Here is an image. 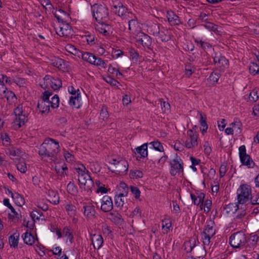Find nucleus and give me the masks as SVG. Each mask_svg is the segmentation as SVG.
Segmentation results:
<instances>
[{"label":"nucleus","instance_id":"09e8293b","mask_svg":"<svg viewBox=\"0 0 259 259\" xmlns=\"http://www.w3.org/2000/svg\"><path fill=\"white\" fill-rule=\"evenodd\" d=\"M13 199L18 206H21L25 204L24 198L18 193H15L14 197Z\"/></svg>","mask_w":259,"mask_h":259},{"label":"nucleus","instance_id":"1a4fd4ad","mask_svg":"<svg viewBox=\"0 0 259 259\" xmlns=\"http://www.w3.org/2000/svg\"><path fill=\"white\" fill-rule=\"evenodd\" d=\"M187 137L185 143L186 147L188 149L195 148L198 145V134L190 129L187 131Z\"/></svg>","mask_w":259,"mask_h":259},{"label":"nucleus","instance_id":"e2e57ef3","mask_svg":"<svg viewBox=\"0 0 259 259\" xmlns=\"http://www.w3.org/2000/svg\"><path fill=\"white\" fill-rule=\"evenodd\" d=\"M129 54L133 61L136 62L138 61L139 55L137 51L135 50L134 49L131 48L129 50Z\"/></svg>","mask_w":259,"mask_h":259},{"label":"nucleus","instance_id":"2f4dec72","mask_svg":"<svg viewBox=\"0 0 259 259\" xmlns=\"http://www.w3.org/2000/svg\"><path fill=\"white\" fill-rule=\"evenodd\" d=\"M92 240L95 248H97V249H99L102 246L103 243V238L101 235H94Z\"/></svg>","mask_w":259,"mask_h":259},{"label":"nucleus","instance_id":"4be33fe9","mask_svg":"<svg viewBox=\"0 0 259 259\" xmlns=\"http://www.w3.org/2000/svg\"><path fill=\"white\" fill-rule=\"evenodd\" d=\"M84 215L88 219H92L95 216V206L92 203L85 204L83 205Z\"/></svg>","mask_w":259,"mask_h":259},{"label":"nucleus","instance_id":"a211bd4d","mask_svg":"<svg viewBox=\"0 0 259 259\" xmlns=\"http://www.w3.org/2000/svg\"><path fill=\"white\" fill-rule=\"evenodd\" d=\"M107 219L116 225L121 226L124 224V219L117 211H112L107 214Z\"/></svg>","mask_w":259,"mask_h":259},{"label":"nucleus","instance_id":"f3484780","mask_svg":"<svg viewBox=\"0 0 259 259\" xmlns=\"http://www.w3.org/2000/svg\"><path fill=\"white\" fill-rule=\"evenodd\" d=\"M113 202L111 197L105 195L101 199V209L104 212H109L113 208Z\"/></svg>","mask_w":259,"mask_h":259},{"label":"nucleus","instance_id":"c756f323","mask_svg":"<svg viewBox=\"0 0 259 259\" xmlns=\"http://www.w3.org/2000/svg\"><path fill=\"white\" fill-rule=\"evenodd\" d=\"M139 27L138 22L135 19H131L128 21V30L131 31L134 36L139 32H141L138 30Z\"/></svg>","mask_w":259,"mask_h":259},{"label":"nucleus","instance_id":"aec40b11","mask_svg":"<svg viewBox=\"0 0 259 259\" xmlns=\"http://www.w3.org/2000/svg\"><path fill=\"white\" fill-rule=\"evenodd\" d=\"M128 168V162L124 159L120 160V162L117 164V166H116V168L115 169L114 171L116 174L120 175H123L127 172Z\"/></svg>","mask_w":259,"mask_h":259},{"label":"nucleus","instance_id":"9b49d317","mask_svg":"<svg viewBox=\"0 0 259 259\" xmlns=\"http://www.w3.org/2000/svg\"><path fill=\"white\" fill-rule=\"evenodd\" d=\"M239 154L241 163L248 167H253L255 164L250 156L247 154L245 145H242L239 148Z\"/></svg>","mask_w":259,"mask_h":259},{"label":"nucleus","instance_id":"3c124183","mask_svg":"<svg viewBox=\"0 0 259 259\" xmlns=\"http://www.w3.org/2000/svg\"><path fill=\"white\" fill-rule=\"evenodd\" d=\"M143 177L142 171L138 169L131 170L130 171V177L133 179H138Z\"/></svg>","mask_w":259,"mask_h":259},{"label":"nucleus","instance_id":"bb28decb","mask_svg":"<svg viewBox=\"0 0 259 259\" xmlns=\"http://www.w3.org/2000/svg\"><path fill=\"white\" fill-rule=\"evenodd\" d=\"M156 36L159 40L165 42L168 41L171 38L170 31L164 28L160 30Z\"/></svg>","mask_w":259,"mask_h":259},{"label":"nucleus","instance_id":"39448f33","mask_svg":"<svg viewBox=\"0 0 259 259\" xmlns=\"http://www.w3.org/2000/svg\"><path fill=\"white\" fill-rule=\"evenodd\" d=\"M229 243L234 248L244 249L246 248V236L242 231L237 232L230 237Z\"/></svg>","mask_w":259,"mask_h":259},{"label":"nucleus","instance_id":"e433bc0d","mask_svg":"<svg viewBox=\"0 0 259 259\" xmlns=\"http://www.w3.org/2000/svg\"><path fill=\"white\" fill-rule=\"evenodd\" d=\"M22 238L24 242L28 245H32L34 243V237L31 233L25 232L22 234Z\"/></svg>","mask_w":259,"mask_h":259},{"label":"nucleus","instance_id":"c03bdc74","mask_svg":"<svg viewBox=\"0 0 259 259\" xmlns=\"http://www.w3.org/2000/svg\"><path fill=\"white\" fill-rule=\"evenodd\" d=\"M171 227V222L170 219L165 218L162 221V228L164 233H167Z\"/></svg>","mask_w":259,"mask_h":259},{"label":"nucleus","instance_id":"6e6d98bb","mask_svg":"<svg viewBox=\"0 0 259 259\" xmlns=\"http://www.w3.org/2000/svg\"><path fill=\"white\" fill-rule=\"evenodd\" d=\"M95 61L93 65H95L96 66L101 67L102 68H106L107 67V62L104 61L102 59L100 58H98L95 56Z\"/></svg>","mask_w":259,"mask_h":259},{"label":"nucleus","instance_id":"49530a36","mask_svg":"<svg viewBox=\"0 0 259 259\" xmlns=\"http://www.w3.org/2000/svg\"><path fill=\"white\" fill-rule=\"evenodd\" d=\"M65 208L70 217H75L76 213V208L75 205L71 203L65 205Z\"/></svg>","mask_w":259,"mask_h":259},{"label":"nucleus","instance_id":"a18cd8bd","mask_svg":"<svg viewBox=\"0 0 259 259\" xmlns=\"http://www.w3.org/2000/svg\"><path fill=\"white\" fill-rule=\"evenodd\" d=\"M65 50L68 53L79 57V55L80 54L81 51L77 49L73 45L71 44H67L65 46Z\"/></svg>","mask_w":259,"mask_h":259},{"label":"nucleus","instance_id":"bf43d9fd","mask_svg":"<svg viewBox=\"0 0 259 259\" xmlns=\"http://www.w3.org/2000/svg\"><path fill=\"white\" fill-rule=\"evenodd\" d=\"M203 26L210 31H212L214 32L218 31V26L213 23L206 21Z\"/></svg>","mask_w":259,"mask_h":259},{"label":"nucleus","instance_id":"4468645a","mask_svg":"<svg viewBox=\"0 0 259 259\" xmlns=\"http://www.w3.org/2000/svg\"><path fill=\"white\" fill-rule=\"evenodd\" d=\"M113 11L116 14L123 19L132 18L130 15H133V14L131 12H129L127 9L120 2L117 5L113 6Z\"/></svg>","mask_w":259,"mask_h":259},{"label":"nucleus","instance_id":"58836bf2","mask_svg":"<svg viewBox=\"0 0 259 259\" xmlns=\"http://www.w3.org/2000/svg\"><path fill=\"white\" fill-rule=\"evenodd\" d=\"M56 172L61 177H65L67 175L66 171L68 170L67 165L64 163L62 165L58 164L55 166Z\"/></svg>","mask_w":259,"mask_h":259},{"label":"nucleus","instance_id":"13d9d810","mask_svg":"<svg viewBox=\"0 0 259 259\" xmlns=\"http://www.w3.org/2000/svg\"><path fill=\"white\" fill-rule=\"evenodd\" d=\"M249 70L251 74L256 75L259 73V67L256 63L252 62L249 65Z\"/></svg>","mask_w":259,"mask_h":259},{"label":"nucleus","instance_id":"de8ad7c7","mask_svg":"<svg viewBox=\"0 0 259 259\" xmlns=\"http://www.w3.org/2000/svg\"><path fill=\"white\" fill-rule=\"evenodd\" d=\"M63 235L67 238L69 242L71 243L73 239V235L71 229L67 226L65 227L63 229Z\"/></svg>","mask_w":259,"mask_h":259},{"label":"nucleus","instance_id":"c9c22d12","mask_svg":"<svg viewBox=\"0 0 259 259\" xmlns=\"http://www.w3.org/2000/svg\"><path fill=\"white\" fill-rule=\"evenodd\" d=\"M230 126L232 128L233 131L235 132L236 134H240L241 133V127L242 126V123L238 118H235L234 121L230 124Z\"/></svg>","mask_w":259,"mask_h":259},{"label":"nucleus","instance_id":"680f3d73","mask_svg":"<svg viewBox=\"0 0 259 259\" xmlns=\"http://www.w3.org/2000/svg\"><path fill=\"white\" fill-rule=\"evenodd\" d=\"M63 155L67 162H73L75 160V157L73 155L69 153L68 151L64 150L63 152Z\"/></svg>","mask_w":259,"mask_h":259},{"label":"nucleus","instance_id":"6ab92c4d","mask_svg":"<svg viewBox=\"0 0 259 259\" xmlns=\"http://www.w3.org/2000/svg\"><path fill=\"white\" fill-rule=\"evenodd\" d=\"M148 143H144L134 150V153L137 155V159L144 158L148 156Z\"/></svg>","mask_w":259,"mask_h":259},{"label":"nucleus","instance_id":"b1692460","mask_svg":"<svg viewBox=\"0 0 259 259\" xmlns=\"http://www.w3.org/2000/svg\"><path fill=\"white\" fill-rule=\"evenodd\" d=\"M198 113L200 115V130L202 134L204 135L207 132L208 129V125L206 122V116L205 114L200 111H198Z\"/></svg>","mask_w":259,"mask_h":259},{"label":"nucleus","instance_id":"a878e982","mask_svg":"<svg viewBox=\"0 0 259 259\" xmlns=\"http://www.w3.org/2000/svg\"><path fill=\"white\" fill-rule=\"evenodd\" d=\"M48 200L53 204H58L59 203V197L58 192L53 190H49L47 193Z\"/></svg>","mask_w":259,"mask_h":259},{"label":"nucleus","instance_id":"a19ab883","mask_svg":"<svg viewBox=\"0 0 259 259\" xmlns=\"http://www.w3.org/2000/svg\"><path fill=\"white\" fill-rule=\"evenodd\" d=\"M67 191L70 194L75 196L78 193V190L74 183L70 181L67 185Z\"/></svg>","mask_w":259,"mask_h":259},{"label":"nucleus","instance_id":"0e129e2a","mask_svg":"<svg viewBox=\"0 0 259 259\" xmlns=\"http://www.w3.org/2000/svg\"><path fill=\"white\" fill-rule=\"evenodd\" d=\"M1 139L3 141V144L6 146H8L10 144V138L7 133H3L1 135Z\"/></svg>","mask_w":259,"mask_h":259},{"label":"nucleus","instance_id":"338daca9","mask_svg":"<svg viewBox=\"0 0 259 259\" xmlns=\"http://www.w3.org/2000/svg\"><path fill=\"white\" fill-rule=\"evenodd\" d=\"M13 82L15 83L20 87H23L26 84V80L22 78H13Z\"/></svg>","mask_w":259,"mask_h":259},{"label":"nucleus","instance_id":"ddd939ff","mask_svg":"<svg viewBox=\"0 0 259 259\" xmlns=\"http://www.w3.org/2000/svg\"><path fill=\"white\" fill-rule=\"evenodd\" d=\"M213 62L215 66L219 68L220 71H224L229 66L228 60L220 53H215L213 56Z\"/></svg>","mask_w":259,"mask_h":259},{"label":"nucleus","instance_id":"774afa93","mask_svg":"<svg viewBox=\"0 0 259 259\" xmlns=\"http://www.w3.org/2000/svg\"><path fill=\"white\" fill-rule=\"evenodd\" d=\"M100 118L103 120H104L105 118H107L108 117V112L107 110V107L105 105H103L102 107L100 112Z\"/></svg>","mask_w":259,"mask_h":259},{"label":"nucleus","instance_id":"8fccbe9b","mask_svg":"<svg viewBox=\"0 0 259 259\" xmlns=\"http://www.w3.org/2000/svg\"><path fill=\"white\" fill-rule=\"evenodd\" d=\"M13 83V78H12L8 77L6 75L0 74V83L3 85L8 84L11 85Z\"/></svg>","mask_w":259,"mask_h":259},{"label":"nucleus","instance_id":"393cba45","mask_svg":"<svg viewBox=\"0 0 259 259\" xmlns=\"http://www.w3.org/2000/svg\"><path fill=\"white\" fill-rule=\"evenodd\" d=\"M4 204L7 206L11 211V213H9V218L13 220L15 219H19L20 214L15 210L14 208L10 203L9 200L8 198H5L3 201Z\"/></svg>","mask_w":259,"mask_h":259},{"label":"nucleus","instance_id":"dca6fc26","mask_svg":"<svg viewBox=\"0 0 259 259\" xmlns=\"http://www.w3.org/2000/svg\"><path fill=\"white\" fill-rule=\"evenodd\" d=\"M105 21L98 22L95 29L96 31L105 36H109L112 32V28L111 25L104 23Z\"/></svg>","mask_w":259,"mask_h":259},{"label":"nucleus","instance_id":"6e6552de","mask_svg":"<svg viewBox=\"0 0 259 259\" xmlns=\"http://www.w3.org/2000/svg\"><path fill=\"white\" fill-rule=\"evenodd\" d=\"M170 174L172 176L183 174L184 172V163L181 158L176 155L175 158L170 161Z\"/></svg>","mask_w":259,"mask_h":259},{"label":"nucleus","instance_id":"f03ea898","mask_svg":"<svg viewBox=\"0 0 259 259\" xmlns=\"http://www.w3.org/2000/svg\"><path fill=\"white\" fill-rule=\"evenodd\" d=\"M75 169L77 173L78 185L80 188H83L88 192H91L95 187V183L89 170L82 164L76 167Z\"/></svg>","mask_w":259,"mask_h":259},{"label":"nucleus","instance_id":"20e7f679","mask_svg":"<svg viewBox=\"0 0 259 259\" xmlns=\"http://www.w3.org/2000/svg\"><path fill=\"white\" fill-rule=\"evenodd\" d=\"M251 193V188L249 185L246 184L240 185L237 190V203L243 205L249 202Z\"/></svg>","mask_w":259,"mask_h":259},{"label":"nucleus","instance_id":"cd10ccee","mask_svg":"<svg viewBox=\"0 0 259 259\" xmlns=\"http://www.w3.org/2000/svg\"><path fill=\"white\" fill-rule=\"evenodd\" d=\"M79 57H81L83 60L92 65L95 61V55L91 53L81 52Z\"/></svg>","mask_w":259,"mask_h":259},{"label":"nucleus","instance_id":"9d476101","mask_svg":"<svg viewBox=\"0 0 259 259\" xmlns=\"http://www.w3.org/2000/svg\"><path fill=\"white\" fill-rule=\"evenodd\" d=\"M134 37L136 41L142 45L143 47L147 49H150L152 41L151 37L143 32H139L136 33Z\"/></svg>","mask_w":259,"mask_h":259},{"label":"nucleus","instance_id":"5701e85b","mask_svg":"<svg viewBox=\"0 0 259 259\" xmlns=\"http://www.w3.org/2000/svg\"><path fill=\"white\" fill-rule=\"evenodd\" d=\"M190 196L194 204L196 205H200L201 209H202V206H203L205 194L203 193H200L197 194V195H195V194L191 193Z\"/></svg>","mask_w":259,"mask_h":259},{"label":"nucleus","instance_id":"7c9ffc66","mask_svg":"<svg viewBox=\"0 0 259 259\" xmlns=\"http://www.w3.org/2000/svg\"><path fill=\"white\" fill-rule=\"evenodd\" d=\"M52 64L60 70H63L65 68V62L64 60L59 58L54 57L51 60Z\"/></svg>","mask_w":259,"mask_h":259},{"label":"nucleus","instance_id":"052dcab7","mask_svg":"<svg viewBox=\"0 0 259 259\" xmlns=\"http://www.w3.org/2000/svg\"><path fill=\"white\" fill-rule=\"evenodd\" d=\"M50 106L53 108H56L58 107L59 105V98L57 95H54L51 99V101H50Z\"/></svg>","mask_w":259,"mask_h":259},{"label":"nucleus","instance_id":"603ef678","mask_svg":"<svg viewBox=\"0 0 259 259\" xmlns=\"http://www.w3.org/2000/svg\"><path fill=\"white\" fill-rule=\"evenodd\" d=\"M148 144L152 145V148L157 151L163 152L164 151L162 144L158 140L151 142Z\"/></svg>","mask_w":259,"mask_h":259},{"label":"nucleus","instance_id":"423d86ee","mask_svg":"<svg viewBox=\"0 0 259 259\" xmlns=\"http://www.w3.org/2000/svg\"><path fill=\"white\" fill-rule=\"evenodd\" d=\"M206 225L203 231L201 233V240L204 246H208L210 243V239L215 234L214 223L211 220L206 222Z\"/></svg>","mask_w":259,"mask_h":259},{"label":"nucleus","instance_id":"864d4df0","mask_svg":"<svg viewBox=\"0 0 259 259\" xmlns=\"http://www.w3.org/2000/svg\"><path fill=\"white\" fill-rule=\"evenodd\" d=\"M83 41H86L89 45H92L95 44V35L88 32L82 36Z\"/></svg>","mask_w":259,"mask_h":259},{"label":"nucleus","instance_id":"f257e3e1","mask_svg":"<svg viewBox=\"0 0 259 259\" xmlns=\"http://www.w3.org/2000/svg\"><path fill=\"white\" fill-rule=\"evenodd\" d=\"M60 151L59 142L52 138L46 139L39 148L38 154L47 162L55 161Z\"/></svg>","mask_w":259,"mask_h":259},{"label":"nucleus","instance_id":"ea45409f","mask_svg":"<svg viewBox=\"0 0 259 259\" xmlns=\"http://www.w3.org/2000/svg\"><path fill=\"white\" fill-rule=\"evenodd\" d=\"M6 153L10 156L15 157L19 156L22 152L18 148L12 147L6 149Z\"/></svg>","mask_w":259,"mask_h":259},{"label":"nucleus","instance_id":"f704fd0d","mask_svg":"<svg viewBox=\"0 0 259 259\" xmlns=\"http://www.w3.org/2000/svg\"><path fill=\"white\" fill-rule=\"evenodd\" d=\"M50 101H39L37 103V108L41 113L48 112L50 110Z\"/></svg>","mask_w":259,"mask_h":259},{"label":"nucleus","instance_id":"412c9836","mask_svg":"<svg viewBox=\"0 0 259 259\" xmlns=\"http://www.w3.org/2000/svg\"><path fill=\"white\" fill-rule=\"evenodd\" d=\"M166 18L171 26L179 25L181 23L180 19L172 11H167Z\"/></svg>","mask_w":259,"mask_h":259},{"label":"nucleus","instance_id":"4d7b16f0","mask_svg":"<svg viewBox=\"0 0 259 259\" xmlns=\"http://www.w3.org/2000/svg\"><path fill=\"white\" fill-rule=\"evenodd\" d=\"M221 76L220 70H214L210 75L209 78L210 81L217 83Z\"/></svg>","mask_w":259,"mask_h":259},{"label":"nucleus","instance_id":"72a5a7b5","mask_svg":"<svg viewBox=\"0 0 259 259\" xmlns=\"http://www.w3.org/2000/svg\"><path fill=\"white\" fill-rule=\"evenodd\" d=\"M19 236V233L18 231H16L9 237V242L11 247L16 248L18 246Z\"/></svg>","mask_w":259,"mask_h":259},{"label":"nucleus","instance_id":"c85d7f7f","mask_svg":"<svg viewBox=\"0 0 259 259\" xmlns=\"http://www.w3.org/2000/svg\"><path fill=\"white\" fill-rule=\"evenodd\" d=\"M81 99L80 95L77 94L74 97H70L69 104L70 106L76 108H79L81 106Z\"/></svg>","mask_w":259,"mask_h":259},{"label":"nucleus","instance_id":"79ce46f5","mask_svg":"<svg viewBox=\"0 0 259 259\" xmlns=\"http://www.w3.org/2000/svg\"><path fill=\"white\" fill-rule=\"evenodd\" d=\"M239 205L237 202L236 203H229L224 207V209L226 211L227 213H234L239 209Z\"/></svg>","mask_w":259,"mask_h":259},{"label":"nucleus","instance_id":"473e14b6","mask_svg":"<svg viewBox=\"0 0 259 259\" xmlns=\"http://www.w3.org/2000/svg\"><path fill=\"white\" fill-rule=\"evenodd\" d=\"M258 240V237L256 235L250 236L248 240H247L245 248H248L249 250L253 249L254 247L256 245Z\"/></svg>","mask_w":259,"mask_h":259},{"label":"nucleus","instance_id":"4c0bfd02","mask_svg":"<svg viewBox=\"0 0 259 259\" xmlns=\"http://www.w3.org/2000/svg\"><path fill=\"white\" fill-rule=\"evenodd\" d=\"M5 98H6L8 103L10 104H15L17 100L15 94L10 90L7 91Z\"/></svg>","mask_w":259,"mask_h":259},{"label":"nucleus","instance_id":"69168bd1","mask_svg":"<svg viewBox=\"0 0 259 259\" xmlns=\"http://www.w3.org/2000/svg\"><path fill=\"white\" fill-rule=\"evenodd\" d=\"M90 168L92 172L97 173L100 170V167L98 162H92L90 163Z\"/></svg>","mask_w":259,"mask_h":259},{"label":"nucleus","instance_id":"f8f14e48","mask_svg":"<svg viewBox=\"0 0 259 259\" xmlns=\"http://www.w3.org/2000/svg\"><path fill=\"white\" fill-rule=\"evenodd\" d=\"M122 190V192L119 194L115 195L114 197L115 204L117 207H122L124 204V199L122 197L127 196L128 194V188L127 185L124 183L121 182L120 184L119 190Z\"/></svg>","mask_w":259,"mask_h":259},{"label":"nucleus","instance_id":"2eb2a0df","mask_svg":"<svg viewBox=\"0 0 259 259\" xmlns=\"http://www.w3.org/2000/svg\"><path fill=\"white\" fill-rule=\"evenodd\" d=\"M44 83H46L47 85L49 84L50 87L54 90H58L62 87V81L58 78H54L50 76L46 75L44 78Z\"/></svg>","mask_w":259,"mask_h":259},{"label":"nucleus","instance_id":"5fc2aeb1","mask_svg":"<svg viewBox=\"0 0 259 259\" xmlns=\"http://www.w3.org/2000/svg\"><path fill=\"white\" fill-rule=\"evenodd\" d=\"M160 28L158 25L156 24H153L150 26H149L148 28V31L149 33L153 34V35L157 36L158 33L160 30Z\"/></svg>","mask_w":259,"mask_h":259},{"label":"nucleus","instance_id":"7ed1b4c3","mask_svg":"<svg viewBox=\"0 0 259 259\" xmlns=\"http://www.w3.org/2000/svg\"><path fill=\"white\" fill-rule=\"evenodd\" d=\"M93 18L98 22H106L109 19V10L105 5L94 4L92 6Z\"/></svg>","mask_w":259,"mask_h":259},{"label":"nucleus","instance_id":"0eeeda50","mask_svg":"<svg viewBox=\"0 0 259 259\" xmlns=\"http://www.w3.org/2000/svg\"><path fill=\"white\" fill-rule=\"evenodd\" d=\"M14 113L16 118L14 121V126L16 128H19L23 126L27 121V116L23 113V106L22 104L18 105L14 110Z\"/></svg>","mask_w":259,"mask_h":259},{"label":"nucleus","instance_id":"37998d69","mask_svg":"<svg viewBox=\"0 0 259 259\" xmlns=\"http://www.w3.org/2000/svg\"><path fill=\"white\" fill-rule=\"evenodd\" d=\"M30 216L33 221L35 220H39L40 219H44V216L42 212L38 209H33L30 213Z\"/></svg>","mask_w":259,"mask_h":259}]
</instances>
